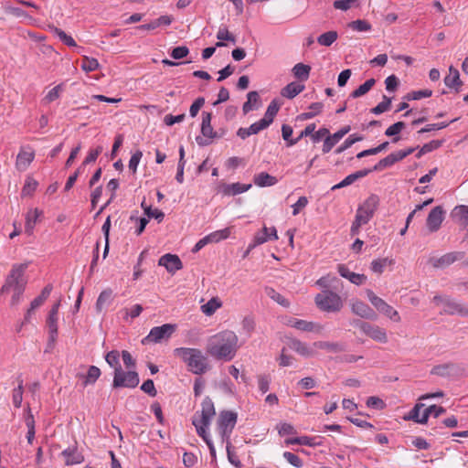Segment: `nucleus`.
<instances>
[{"label": "nucleus", "mask_w": 468, "mask_h": 468, "mask_svg": "<svg viewBox=\"0 0 468 468\" xmlns=\"http://www.w3.org/2000/svg\"><path fill=\"white\" fill-rule=\"evenodd\" d=\"M238 336L230 330L221 331L207 340V352L218 360L230 361L238 351Z\"/></svg>", "instance_id": "1"}, {"label": "nucleus", "mask_w": 468, "mask_h": 468, "mask_svg": "<svg viewBox=\"0 0 468 468\" xmlns=\"http://www.w3.org/2000/svg\"><path fill=\"white\" fill-rule=\"evenodd\" d=\"M27 265L20 264L13 266L9 275L7 276L5 284L1 288V294L10 293L12 306L20 303L22 294L27 285V279L25 278V271Z\"/></svg>", "instance_id": "2"}, {"label": "nucleus", "mask_w": 468, "mask_h": 468, "mask_svg": "<svg viewBox=\"0 0 468 468\" xmlns=\"http://www.w3.org/2000/svg\"><path fill=\"white\" fill-rule=\"evenodd\" d=\"M174 353L187 366L188 370L192 373L200 375L207 371V357L200 349L178 347L174 350Z\"/></svg>", "instance_id": "3"}, {"label": "nucleus", "mask_w": 468, "mask_h": 468, "mask_svg": "<svg viewBox=\"0 0 468 468\" xmlns=\"http://www.w3.org/2000/svg\"><path fill=\"white\" fill-rule=\"evenodd\" d=\"M379 205V198L376 195L369 196L356 209L355 220L352 223L350 233L352 236L359 233L360 228L373 218Z\"/></svg>", "instance_id": "4"}, {"label": "nucleus", "mask_w": 468, "mask_h": 468, "mask_svg": "<svg viewBox=\"0 0 468 468\" xmlns=\"http://www.w3.org/2000/svg\"><path fill=\"white\" fill-rule=\"evenodd\" d=\"M216 415V410L213 401L208 398H205L201 403V410H197L192 420V423L197 430V433L200 437H205L208 433V428L211 420Z\"/></svg>", "instance_id": "5"}, {"label": "nucleus", "mask_w": 468, "mask_h": 468, "mask_svg": "<svg viewBox=\"0 0 468 468\" xmlns=\"http://www.w3.org/2000/svg\"><path fill=\"white\" fill-rule=\"evenodd\" d=\"M314 302L320 310L328 313H337L344 305L341 296L330 290H325L316 294Z\"/></svg>", "instance_id": "6"}, {"label": "nucleus", "mask_w": 468, "mask_h": 468, "mask_svg": "<svg viewBox=\"0 0 468 468\" xmlns=\"http://www.w3.org/2000/svg\"><path fill=\"white\" fill-rule=\"evenodd\" d=\"M237 413L229 410H223L219 413L217 420V431L220 435L222 443H229L230 434L237 423Z\"/></svg>", "instance_id": "7"}, {"label": "nucleus", "mask_w": 468, "mask_h": 468, "mask_svg": "<svg viewBox=\"0 0 468 468\" xmlns=\"http://www.w3.org/2000/svg\"><path fill=\"white\" fill-rule=\"evenodd\" d=\"M366 292L368 301L379 313L383 314L395 323H399L401 321L399 312L386 303L382 298L376 295L372 290L367 289Z\"/></svg>", "instance_id": "8"}, {"label": "nucleus", "mask_w": 468, "mask_h": 468, "mask_svg": "<svg viewBox=\"0 0 468 468\" xmlns=\"http://www.w3.org/2000/svg\"><path fill=\"white\" fill-rule=\"evenodd\" d=\"M139 384V376L135 371H123L122 367L116 368L113 376V388H135Z\"/></svg>", "instance_id": "9"}, {"label": "nucleus", "mask_w": 468, "mask_h": 468, "mask_svg": "<svg viewBox=\"0 0 468 468\" xmlns=\"http://www.w3.org/2000/svg\"><path fill=\"white\" fill-rule=\"evenodd\" d=\"M355 324L366 335L370 337L372 340L381 344L388 342V335L385 329L381 328L377 324H372L367 322L356 321Z\"/></svg>", "instance_id": "10"}, {"label": "nucleus", "mask_w": 468, "mask_h": 468, "mask_svg": "<svg viewBox=\"0 0 468 468\" xmlns=\"http://www.w3.org/2000/svg\"><path fill=\"white\" fill-rule=\"evenodd\" d=\"M212 114L211 112H204L202 113V123H201V133L202 137H197V142L199 145L209 144L214 138H216L217 133L214 131L211 125Z\"/></svg>", "instance_id": "11"}, {"label": "nucleus", "mask_w": 468, "mask_h": 468, "mask_svg": "<svg viewBox=\"0 0 468 468\" xmlns=\"http://www.w3.org/2000/svg\"><path fill=\"white\" fill-rule=\"evenodd\" d=\"M60 300L55 303L49 311L47 318V327L48 331V346H53L58 336V320Z\"/></svg>", "instance_id": "12"}, {"label": "nucleus", "mask_w": 468, "mask_h": 468, "mask_svg": "<svg viewBox=\"0 0 468 468\" xmlns=\"http://www.w3.org/2000/svg\"><path fill=\"white\" fill-rule=\"evenodd\" d=\"M434 300H440L442 305V312L448 314H458L461 316H468V306L464 303H459L455 300L449 298H438Z\"/></svg>", "instance_id": "13"}, {"label": "nucleus", "mask_w": 468, "mask_h": 468, "mask_svg": "<svg viewBox=\"0 0 468 468\" xmlns=\"http://www.w3.org/2000/svg\"><path fill=\"white\" fill-rule=\"evenodd\" d=\"M175 331L176 325L171 324L155 326L151 329L145 340L154 343H160L162 340L168 339Z\"/></svg>", "instance_id": "14"}, {"label": "nucleus", "mask_w": 468, "mask_h": 468, "mask_svg": "<svg viewBox=\"0 0 468 468\" xmlns=\"http://www.w3.org/2000/svg\"><path fill=\"white\" fill-rule=\"evenodd\" d=\"M287 325L303 332H311L318 335L322 334L324 331V326L318 323L297 318L289 319L287 322Z\"/></svg>", "instance_id": "15"}, {"label": "nucleus", "mask_w": 468, "mask_h": 468, "mask_svg": "<svg viewBox=\"0 0 468 468\" xmlns=\"http://www.w3.org/2000/svg\"><path fill=\"white\" fill-rule=\"evenodd\" d=\"M445 210L441 206L433 207L428 215L426 226L430 232H436L444 219Z\"/></svg>", "instance_id": "16"}, {"label": "nucleus", "mask_w": 468, "mask_h": 468, "mask_svg": "<svg viewBox=\"0 0 468 468\" xmlns=\"http://www.w3.org/2000/svg\"><path fill=\"white\" fill-rule=\"evenodd\" d=\"M465 253L463 251L449 252L440 258L430 259V263L435 268H444L455 262L456 261L463 259Z\"/></svg>", "instance_id": "17"}, {"label": "nucleus", "mask_w": 468, "mask_h": 468, "mask_svg": "<svg viewBox=\"0 0 468 468\" xmlns=\"http://www.w3.org/2000/svg\"><path fill=\"white\" fill-rule=\"evenodd\" d=\"M350 307L353 314L360 316L361 318L374 319L376 317L374 310L361 300H352L350 303Z\"/></svg>", "instance_id": "18"}, {"label": "nucleus", "mask_w": 468, "mask_h": 468, "mask_svg": "<svg viewBox=\"0 0 468 468\" xmlns=\"http://www.w3.org/2000/svg\"><path fill=\"white\" fill-rule=\"evenodd\" d=\"M351 128L349 125L342 127L339 131L334 134L328 133V136L324 139L322 151L324 154L329 153L332 148L350 132Z\"/></svg>", "instance_id": "19"}, {"label": "nucleus", "mask_w": 468, "mask_h": 468, "mask_svg": "<svg viewBox=\"0 0 468 468\" xmlns=\"http://www.w3.org/2000/svg\"><path fill=\"white\" fill-rule=\"evenodd\" d=\"M271 239H278L276 229L274 227L267 228L266 226H264L261 231H259L255 234L253 239V244L250 245V248H254Z\"/></svg>", "instance_id": "20"}, {"label": "nucleus", "mask_w": 468, "mask_h": 468, "mask_svg": "<svg viewBox=\"0 0 468 468\" xmlns=\"http://www.w3.org/2000/svg\"><path fill=\"white\" fill-rule=\"evenodd\" d=\"M158 264L160 266H164L167 271L172 273L183 268V264L179 257L170 253L163 255L159 259Z\"/></svg>", "instance_id": "21"}, {"label": "nucleus", "mask_w": 468, "mask_h": 468, "mask_svg": "<svg viewBox=\"0 0 468 468\" xmlns=\"http://www.w3.org/2000/svg\"><path fill=\"white\" fill-rule=\"evenodd\" d=\"M288 347L304 357H310L316 355L313 345L310 346L306 343L298 339H292L288 342Z\"/></svg>", "instance_id": "22"}, {"label": "nucleus", "mask_w": 468, "mask_h": 468, "mask_svg": "<svg viewBox=\"0 0 468 468\" xmlns=\"http://www.w3.org/2000/svg\"><path fill=\"white\" fill-rule=\"evenodd\" d=\"M337 271L343 278L347 279L350 282L356 285L364 284L367 279L364 274L351 271L345 264H338Z\"/></svg>", "instance_id": "23"}, {"label": "nucleus", "mask_w": 468, "mask_h": 468, "mask_svg": "<svg viewBox=\"0 0 468 468\" xmlns=\"http://www.w3.org/2000/svg\"><path fill=\"white\" fill-rule=\"evenodd\" d=\"M61 455L64 458L66 465H74L81 463L84 461L83 455L78 451L77 447L72 446L65 449Z\"/></svg>", "instance_id": "24"}, {"label": "nucleus", "mask_w": 468, "mask_h": 468, "mask_svg": "<svg viewBox=\"0 0 468 468\" xmlns=\"http://www.w3.org/2000/svg\"><path fill=\"white\" fill-rule=\"evenodd\" d=\"M451 218L458 225L465 228L468 226V206H456L451 213Z\"/></svg>", "instance_id": "25"}, {"label": "nucleus", "mask_w": 468, "mask_h": 468, "mask_svg": "<svg viewBox=\"0 0 468 468\" xmlns=\"http://www.w3.org/2000/svg\"><path fill=\"white\" fill-rule=\"evenodd\" d=\"M25 423L27 428V442L32 444L36 434V422L29 405L25 409Z\"/></svg>", "instance_id": "26"}, {"label": "nucleus", "mask_w": 468, "mask_h": 468, "mask_svg": "<svg viewBox=\"0 0 468 468\" xmlns=\"http://www.w3.org/2000/svg\"><path fill=\"white\" fill-rule=\"evenodd\" d=\"M35 157V153L32 150H21L16 157V168L20 171H25L27 169L29 165L32 163Z\"/></svg>", "instance_id": "27"}, {"label": "nucleus", "mask_w": 468, "mask_h": 468, "mask_svg": "<svg viewBox=\"0 0 468 468\" xmlns=\"http://www.w3.org/2000/svg\"><path fill=\"white\" fill-rule=\"evenodd\" d=\"M41 215H42V211L38 208L29 209L27 212L26 222H25V232L27 235L33 234L36 223Z\"/></svg>", "instance_id": "28"}, {"label": "nucleus", "mask_w": 468, "mask_h": 468, "mask_svg": "<svg viewBox=\"0 0 468 468\" xmlns=\"http://www.w3.org/2000/svg\"><path fill=\"white\" fill-rule=\"evenodd\" d=\"M424 407L422 403H417L413 409L409 412V415L405 417V420H411L417 423L425 424L428 421L427 410L425 409L420 415V410Z\"/></svg>", "instance_id": "29"}, {"label": "nucleus", "mask_w": 468, "mask_h": 468, "mask_svg": "<svg viewBox=\"0 0 468 468\" xmlns=\"http://www.w3.org/2000/svg\"><path fill=\"white\" fill-rule=\"evenodd\" d=\"M370 172H371V170H369V169H364V170H360V171H357L356 173L350 174L346 178H344L340 183L335 185L332 187V190L339 189V188L350 186L354 182H356L357 179L365 177L366 176H367Z\"/></svg>", "instance_id": "30"}, {"label": "nucleus", "mask_w": 468, "mask_h": 468, "mask_svg": "<svg viewBox=\"0 0 468 468\" xmlns=\"http://www.w3.org/2000/svg\"><path fill=\"white\" fill-rule=\"evenodd\" d=\"M253 182L257 186H271L278 183V179L266 172H261L254 176Z\"/></svg>", "instance_id": "31"}, {"label": "nucleus", "mask_w": 468, "mask_h": 468, "mask_svg": "<svg viewBox=\"0 0 468 468\" xmlns=\"http://www.w3.org/2000/svg\"><path fill=\"white\" fill-rule=\"evenodd\" d=\"M304 90V85L297 82L287 84L281 91L282 96L293 99Z\"/></svg>", "instance_id": "32"}, {"label": "nucleus", "mask_w": 468, "mask_h": 468, "mask_svg": "<svg viewBox=\"0 0 468 468\" xmlns=\"http://www.w3.org/2000/svg\"><path fill=\"white\" fill-rule=\"evenodd\" d=\"M444 83L449 88H459L462 86L460 80V74L457 69L453 66H450L449 74L444 78Z\"/></svg>", "instance_id": "33"}, {"label": "nucleus", "mask_w": 468, "mask_h": 468, "mask_svg": "<svg viewBox=\"0 0 468 468\" xmlns=\"http://www.w3.org/2000/svg\"><path fill=\"white\" fill-rule=\"evenodd\" d=\"M101 374V369L98 367L90 366L88 368V372L85 376L79 375L78 377L84 379V381H83L84 386H88V385L94 384L97 381V379L100 378Z\"/></svg>", "instance_id": "34"}, {"label": "nucleus", "mask_w": 468, "mask_h": 468, "mask_svg": "<svg viewBox=\"0 0 468 468\" xmlns=\"http://www.w3.org/2000/svg\"><path fill=\"white\" fill-rule=\"evenodd\" d=\"M247 101L243 104L242 111L244 114L259 107L260 96L257 91H250L247 95Z\"/></svg>", "instance_id": "35"}, {"label": "nucleus", "mask_w": 468, "mask_h": 468, "mask_svg": "<svg viewBox=\"0 0 468 468\" xmlns=\"http://www.w3.org/2000/svg\"><path fill=\"white\" fill-rule=\"evenodd\" d=\"M231 234V228H225L223 229L216 230L207 235L208 243H218L221 240L227 239Z\"/></svg>", "instance_id": "36"}, {"label": "nucleus", "mask_w": 468, "mask_h": 468, "mask_svg": "<svg viewBox=\"0 0 468 468\" xmlns=\"http://www.w3.org/2000/svg\"><path fill=\"white\" fill-rule=\"evenodd\" d=\"M217 38L219 40L216 43V47L220 48L224 47L225 43L223 41H230L232 43H236L235 36L230 33L226 27H220L217 33Z\"/></svg>", "instance_id": "37"}, {"label": "nucleus", "mask_w": 468, "mask_h": 468, "mask_svg": "<svg viewBox=\"0 0 468 468\" xmlns=\"http://www.w3.org/2000/svg\"><path fill=\"white\" fill-rule=\"evenodd\" d=\"M393 264L394 260L388 258H381L374 260L371 262L370 269L372 270L373 272L377 274H381L387 266H391Z\"/></svg>", "instance_id": "38"}, {"label": "nucleus", "mask_w": 468, "mask_h": 468, "mask_svg": "<svg viewBox=\"0 0 468 468\" xmlns=\"http://www.w3.org/2000/svg\"><path fill=\"white\" fill-rule=\"evenodd\" d=\"M311 67L303 63H297L292 68V73L295 78L304 81L307 80L310 75Z\"/></svg>", "instance_id": "39"}, {"label": "nucleus", "mask_w": 468, "mask_h": 468, "mask_svg": "<svg viewBox=\"0 0 468 468\" xmlns=\"http://www.w3.org/2000/svg\"><path fill=\"white\" fill-rule=\"evenodd\" d=\"M313 347L316 352L317 349L326 350L328 352H340L342 350L341 346L337 343H332L327 341H317L313 343Z\"/></svg>", "instance_id": "40"}, {"label": "nucleus", "mask_w": 468, "mask_h": 468, "mask_svg": "<svg viewBox=\"0 0 468 468\" xmlns=\"http://www.w3.org/2000/svg\"><path fill=\"white\" fill-rule=\"evenodd\" d=\"M250 187H251L250 184L244 185V184H240V183H233L231 185H228L225 187L224 193L226 195L235 196V195L241 194V193L248 191Z\"/></svg>", "instance_id": "41"}, {"label": "nucleus", "mask_w": 468, "mask_h": 468, "mask_svg": "<svg viewBox=\"0 0 468 468\" xmlns=\"http://www.w3.org/2000/svg\"><path fill=\"white\" fill-rule=\"evenodd\" d=\"M338 37V34L335 30L327 31L320 35L317 38V42L321 46L330 47Z\"/></svg>", "instance_id": "42"}, {"label": "nucleus", "mask_w": 468, "mask_h": 468, "mask_svg": "<svg viewBox=\"0 0 468 468\" xmlns=\"http://www.w3.org/2000/svg\"><path fill=\"white\" fill-rule=\"evenodd\" d=\"M52 32L67 46L69 47H76L77 46V43L76 41L74 40V38L68 35L65 31H63L62 29L58 28V27H50Z\"/></svg>", "instance_id": "43"}, {"label": "nucleus", "mask_w": 468, "mask_h": 468, "mask_svg": "<svg viewBox=\"0 0 468 468\" xmlns=\"http://www.w3.org/2000/svg\"><path fill=\"white\" fill-rule=\"evenodd\" d=\"M324 104L322 102H314L309 106L310 111L301 113L298 118L301 120L312 119L318 115L322 112Z\"/></svg>", "instance_id": "44"}, {"label": "nucleus", "mask_w": 468, "mask_h": 468, "mask_svg": "<svg viewBox=\"0 0 468 468\" xmlns=\"http://www.w3.org/2000/svg\"><path fill=\"white\" fill-rule=\"evenodd\" d=\"M222 305L218 298H211L207 303L201 306L202 312L206 315H212Z\"/></svg>", "instance_id": "45"}, {"label": "nucleus", "mask_w": 468, "mask_h": 468, "mask_svg": "<svg viewBox=\"0 0 468 468\" xmlns=\"http://www.w3.org/2000/svg\"><path fill=\"white\" fill-rule=\"evenodd\" d=\"M265 292L271 300H273L280 305L284 307H288L290 305L289 301L280 292H276L273 288L267 287L265 289Z\"/></svg>", "instance_id": "46"}, {"label": "nucleus", "mask_w": 468, "mask_h": 468, "mask_svg": "<svg viewBox=\"0 0 468 468\" xmlns=\"http://www.w3.org/2000/svg\"><path fill=\"white\" fill-rule=\"evenodd\" d=\"M63 91V85L58 84L51 89L46 96L43 98L42 102L44 104H49L54 101L58 100L60 97L61 92Z\"/></svg>", "instance_id": "47"}, {"label": "nucleus", "mask_w": 468, "mask_h": 468, "mask_svg": "<svg viewBox=\"0 0 468 468\" xmlns=\"http://www.w3.org/2000/svg\"><path fill=\"white\" fill-rule=\"evenodd\" d=\"M279 109H280V106L276 102V101H272L269 104V106L266 110V112L264 114V117L262 118V120L266 122L267 125L270 126V124L272 123L275 115L279 112Z\"/></svg>", "instance_id": "48"}, {"label": "nucleus", "mask_w": 468, "mask_h": 468, "mask_svg": "<svg viewBox=\"0 0 468 468\" xmlns=\"http://www.w3.org/2000/svg\"><path fill=\"white\" fill-rule=\"evenodd\" d=\"M23 393H24V386L23 380H18L17 388H14L12 391V401L16 408H20L23 401Z\"/></svg>", "instance_id": "49"}, {"label": "nucleus", "mask_w": 468, "mask_h": 468, "mask_svg": "<svg viewBox=\"0 0 468 468\" xmlns=\"http://www.w3.org/2000/svg\"><path fill=\"white\" fill-rule=\"evenodd\" d=\"M375 82L376 80L374 79L366 80L362 85H360L351 93V96L353 98H358L365 95L372 89V87L375 85Z\"/></svg>", "instance_id": "50"}, {"label": "nucleus", "mask_w": 468, "mask_h": 468, "mask_svg": "<svg viewBox=\"0 0 468 468\" xmlns=\"http://www.w3.org/2000/svg\"><path fill=\"white\" fill-rule=\"evenodd\" d=\"M141 206H142L144 213L149 218H154L156 220H158V222H161L164 219L165 214L160 209H158V208L152 209V207L150 206L146 205L145 201H143Z\"/></svg>", "instance_id": "51"}, {"label": "nucleus", "mask_w": 468, "mask_h": 468, "mask_svg": "<svg viewBox=\"0 0 468 468\" xmlns=\"http://www.w3.org/2000/svg\"><path fill=\"white\" fill-rule=\"evenodd\" d=\"M99 62L96 58L83 56L81 69L86 72H91L99 69Z\"/></svg>", "instance_id": "52"}, {"label": "nucleus", "mask_w": 468, "mask_h": 468, "mask_svg": "<svg viewBox=\"0 0 468 468\" xmlns=\"http://www.w3.org/2000/svg\"><path fill=\"white\" fill-rule=\"evenodd\" d=\"M37 186H38V183L35 179L28 177L26 180V183L22 188L21 196L22 197H31L33 195V193L36 191Z\"/></svg>", "instance_id": "53"}, {"label": "nucleus", "mask_w": 468, "mask_h": 468, "mask_svg": "<svg viewBox=\"0 0 468 468\" xmlns=\"http://www.w3.org/2000/svg\"><path fill=\"white\" fill-rule=\"evenodd\" d=\"M112 298V291L105 290L101 292L96 302V309L98 312H101L105 305H107Z\"/></svg>", "instance_id": "54"}, {"label": "nucleus", "mask_w": 468, "mask_h": 468, "mask_svg": "<svg viewBox=\"0 0 468 468\" xmlns=\"http://www.w3.org/2000/svg\"><path fill=\"white\" fill-rule=\"evenodd\" d=\"M105 360L110 367H113L114 371L118 367H122L120 365V353L117 350L108 352L105 356Z\"/></svg>", "instance_id": "55"}, {"label": "nucleus", "mask_w": 468, "mask_h": 468, "mask_svg": "<svg viewBox=\"0 0 468 468\" xmlns=\"http://www.w3.org/2000/svg\"><path fill=\"white\" fill-rule=\"evenodd\" d=\"M391 105V99L383 95V101L379 102L376 107L372 108L370 111L374 114H381L389 110Z\"/></svg>", "instance_id": "56"}, {"label": "nucleus", "mask_w": 468, "mask_h": 468, "mask_svg": "<svg viewBox=\"0 0 468 468\" xmlns=\"http://www.w3.org/2000/svg\"><path fill=\"white\" fill-rule=\"evenodd\" d=\"M363 137L357 136L356 134L349 135L345 142L335 150L336 154H341L346 151L347 148L351 147L355 143L362 141Z\"/></svg>", "instance_id": "57"}, {"label": "nucleus", "mask_w": 468, "mask_h": 468, "mask_svg": "<svg viewBox=\"0 0 468 468\" xmlns=\"http://www.w3.org/2000/svg\"><path fill=\"white\" fill-rule=\"evenodd\" d=\"M431 94L432 91L431 90H413L407 93L404 99L407 101L420 100L422 98H429L431 96Z\"/></svg>", "instance_id": "58"}, {"label": "nucleus", "mask_w": 468, "mask_h": 468, "mask_svg": "<svg viewBox=\"0 0 468 468\" xmlns=\"http://www.w3.org/2000/svg\"><path fill=\"white\" fill-rule=\"evenodd\" d=\"M282 134L284 141L287 142L288 146H292L299 142V138L292 139V128L288 124L282 126Z\"/></svg>", "instance_id": "59"}, {"label": "nucleus", "mask_w": 468, "mask_h": 468, "mask_svg": "<svg viewBox=\"0 0 468 468\" xmlns=\"http://www.w3.org/2000/svg\"><path fill=\"white\" fill-rule=\"evenodd\" d=\"M285 443L289 444H299V445H307L314 446L313 439L307 436H302L298 438L286 439Z\"/></svg>", "instance_id": "60"}, {"label": "nucleus", "mask_w": 468, "mask_h": 468, "mask_svg": "<svg viewBox=\"0 0 468 468\" xmlns=\"http://www.w3.org/2000/svg\"><path fill=\"white\" fill-rule=\"evenodd\" d=\"M406 124L404 122H397L394 124L390 125L386 131L385 135L388 137L395 136L399 134L404 128Z\"/></svg>", "instance_id": "61"}, {"label": "nucleus", "mask_w": 468, "mask_h": 468, "mask_svg": "<svg viewBox=\"0 0 468 468\" xmlns=\"http://www.w3.org/2000/svg\"><path fill=\"white\" fill-rule=\"evenodd\" d=\"M283 457L289 463H291L294 467L301 468L303 466V461L300 459L298 455L292 452H284Z\"/></svg>", "instance_id": "62"}, {"label": "nucleus", "mask_w": 468, "mask_h": 468, "mask_svg": "<svg viewBox=\"0 0 468 468\" xmlns=\"http://www.w3.org/2000/svg\"><path fill=\"white\" fill-rule=\"evenodd\" d=\"M188 53L189 49L187 47L180 46L173 48L170 55L174 59H181L186 58Z\"/></svg>", "instance_id": "63"}, {"label": "nucleus", "mask_w": 468, "mask_h": 468, "mask_svg": "<svg viewBox=\"0 0 468 468\" xmlns=\"http://www.w3.org/2000/svg\"><path fill=\"white\" fill-rule=\"evenodd\" d=\"M367 406L376 410H383L386 407L385 402L378 397H369L367 399Z\"/></svg>", "instance_id": "64"}]
</instances>
